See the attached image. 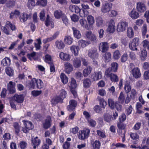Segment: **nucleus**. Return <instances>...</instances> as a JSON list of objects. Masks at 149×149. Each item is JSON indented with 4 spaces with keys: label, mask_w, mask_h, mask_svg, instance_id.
I'll use <instances>...</instances> for the list:
<instances>
[{
    "label": "nucleus",
    "mask_w": 149,
    "mask_h": 149,
    "mask_svg": "<svg viewBox=\"0 0 149 149\" xmlns=\"http://www.w3.org/2000/svg\"><path fill=\"white\" fill-rule=\"evenodd\" d=\"M71 79L70 85L69 86L70 89L74 97H76L77 96V93L76 91L77 87L76 81L73 78H71Z\"/></svg>",
    "instance_id": "f257e3e1"
},
{
    "label": "nucleus",
    "mask_w": 149,
    "mask_h": 149,
    "mask_svg": "<svg viewBox=\"0 0 149 149\" xmlns=\"http://www.w3.org/2000/svg\"><path fill=\"white\" fill-rule=\"evenodd\" d=\"M89 40L85 41L80 40L78 42L79 45L82 47H84L89 44L96 43L97 40V38H88Z\"/></svg>",
    "instance_id": "f03ea898"
},
{
    "label": "nucleus",
    "mask_w": 149,
    "mask_h": 149,
    "mask_svg": "<svg viewBox=\"0 0 149 149\" xmlns=\"http://www.w3.org/2000/svg\"><path fill=\"white\" fill-rule=\"evenodd\" d=\"M112 7V3L106 1L103 3L101 6V11L104 14L109 13Z\"/></svg>",
    "instance_id": "7ed1b4c3"
},
{
    "label": "nucleus",
    "mask_w": 149,
    "mask_h": 149,
    "mask_svg": "<svg viewBox=\"0 0 149 149\" xmlns=\"http://www.w3.org/2000/svg\"><path fill=\"white\" fill-rule=\"evenodd\" d=\"M22 122L24 125V127L22 129V131L24 133H27L29 131V130L33 129V125L31 122L24 120L22 121Z\"/></svg>",
    "instance_id": "20e7f679"
},
{
    "label": "nucleus",
    "mask_w": 149,
    "mask_h": 149,
    "mask_svg": "<svg viewBox=\"0 0 149 149\" xmlns=\"http://www.w3.org/2000/svg\"><path fill=\"white\" fill-rule=\"evenodd\" d=\"M90 132V130L88 128L80 130L78 135L79 139L81 140H84L88 138Z\"/></svg>",
    "instance_id": "39448f33"
},
{
    "label": "nucleus",
    "mask_w": 149,
    "mask_h": 149,
    "mask_svg": "<svg viewBox=\"0 0 149 149\" xmlns=\"http://www.w3.org/2000/svg\"><path fill=\"white\" fill-rule=\"evenodd\" d=\"M105 74L107 78H109L111 81L112 82H118L119 78L118 76L115 74L112 73L108 70H105Z\"/></svg>",
    "instance_id": "423d86ee"
},
{
    "label": "nucleus",
    "mask_w": 149,
    "mask_h": 149,
    "mask_svg": "<svg viewBox=\"0 0 149 149\" xmlns=\"http://www.w3.org/2000/svg\"><path fill=\"white\" fill-rule=\"evenodd\" d=\"M88 55L92 60L97 59L99 56L97 49L95 48H92L88 50Z\"/></svg>",
    "instance_id": "0eeeda50"
},
{
    "label": "nucleus",
    "mask_w": 149,
    "mask_h": 149,
    "mask_svg": "<svg viewBox=\"0 0 149 149\" xmlns=\"http://www.w3.org/2000/svg\"><path fill=\"white\" fill-rule=\"evenodd\" d=\"M10 27L12 31L15 30L16 28L15 26L12 24L10 22L8 21L6 22L5 26H3L1 28L3 31L7 35L10 34V33L7 30V28Z\"/></svg>",
    "instance_id": "6e6552de"
},
{
    "label": "nucleus",
    "mask_w": 149,
    "mask_h": 149,
    "mask_svg": "<svg viewBox=\"0 0 149 149\" xmlns=\"http://www.w3.org/2000/svg\"><path fill=\"white\" fill-rule=\"evenodd\" d=\"M128 26V23L125 21L119 22L116 26V30L118 32H122L126 30Z\"/></svg>",
    "instance_id": "1a4fd4ad"
},
{
    "label": "nucleus",
    "mask_w": 149,
    "mask_h": 149,
    "mask_svg": "<svg viewBox=\"0 0 149 149\" xmlns=\"http://www.w3.org/2000/svg\"><path fill=\"white\" fill-rule=\"evenodd\" d=\"M139 39L138 38H134L129 44L130 49L133 51L137 50V46L139 45Z\"/></svg>",
    "instance_id": "9d476101"
},
{
    "label": "nucleus",
    "mask_w": 149,
    "mask_h": 149,
    "mask_svg": "<svg viewBox=\"0 0 149 149\" xmlns=\"http://www.w3.org/2000/svg\"><path fill=\"white\" fill-rule=\"evenodd\" d=\"M69 105L67 107L68 111L71 112L74 111L77 104V102L74 100H71L69 102Z\"/></svg>",
    "instance_id": "9b49d317"
},
{
    "label": "nucleus",
    "mask_w": 149,
    "mask_h": 149,
    "mask_svg": "<svg viewBox=\"0 0 149 149\" xmlns=\"http://www.w3.org/2000/svg\"><path fill=\"white\" fill-rule=\"evenodd\" d=\"M102 73L101 71L95 72L91 75V78L92 81L98 80L102 78Z\"/></svg>",
    "instance_id": "f8f14e48"
},
{
    "label": "nucleus",
    "mask_w": 149,
    "mask_h": 149,
    "mask_svg": "<svg viewBox=\"0 0 149 149\" xmlns=\"http://www.w3.org/2000/svg\"><path fill=\"white\" fill-rule=\"evenodd\" d=\"M136 9L139 12L143 13L146 10V6L143 2H139L136 3Z\"/></svg>",
    "instance_id": "ddd939ff"
},
{
    "label": "nucleus",
    "mask_w": 149,
    "mask_h": 149,
    "mask_svg": "<svg viewBox=\"0 0 149 149\" xmlns=\"http://www.w3.org/2000/svg\"><path fill=\"white\" fill-rule=\"evenodd\" d=\"M24 97L23 94H15L13 97V99L17 102L19 103H22L24 100Z\"/></svg>",
    "instance_id": "4468645a"
},
{
    "label": "nucleus",
    "mask_w": 149,
    "mask_h": 149,
    "mask_svg": "<svg viewBox=\"0 0 149 149\" xmlns=\"http://www.w3.org/2000/svg\"><path fill=\"white\" fill-rule=\"evenodd\" d=\"M118 67V64L116 62H113L111 64V67L106 69L110 72H117Z\"/></svg>",
    "instance_id": "2eb2a0df"
},
{
    "label": "nucleus",
    "mask_w": 149,
    "mask_h": 149,
    "mask_svg": "<svg viewBox=\"0 0 149 149\" xmlns=\"http://www.w3.org/2000/svg\"><path fill=\"white\" fill-rule=\"evenodd\" d=\"M132 73L134 77L136 79L140 77L141 73L140 69L138 67L134 68L132 70Z\"/></svg>",
    "instance_id": "dca6fc26"
},
{
    "label": "nucleus",
    "mask_w": 149,
    "mask_h": 149,
    "mask_svg": "<svg viewBox=\"0 0 149 149\" xmlns=\"http://www.w3.org/2000/svg\"><path fill=\"white\" fill-rule=\"evenodd\" d=\"M15 83L12 81H10L8 85V90L10 94H13L15 93Z\"/></svg>",
    "instance_id": "f3484780"
},
{
    "label": "nucleus",
    "mask_w": 149,
    "mask_h": 149,
    "mask_svg": "<svg viewBox=\"0 0 149 149\" xmlns=\"http://www.w3.org/2000/svg\"><path fill=\"white\" fill-rule=\"evenodd\" d=\"M52 119L49 116H47L46 119L45 120V123L43 124V127L45 129H47L49 128L51 126V122Z\"/></svg>",
    "instance_id": "a211bd4d"
},
{
    "label": "nucleus",
    "mask_w": 149,
    "mask_h": 149,
    "mask_svg": "<svg viewBox=\"0 0 149 149\" xmlns=\"http://www.w3.org/2000/svg\"><path fill=\"white\" fill-rule=\"evenodd\" d=\"M65 71L67 74H70L73 70L72 65L70 63L67 62L65 63Z\"/></svg>",
    "instance_id": "6ab92c4d"
},
{
    "label": "nucleus",
    "mask_w": 149,
    "mask_h": 149,
    "mask_svg": "<svg viewBox=\"0 0 149 149\" xmlns=\"http://www.w3.org/2000/svg\"><path fill=\"white\" fill-rule=\"evenodd\" d=\"M59 56L61 59L65 61H68L70 58L69 54L62 52L60 53Z\"/></svg>",
    "instance_id": "aec40b11"
},
{
    "label": "nucleus",
    "mask_w": 149,
    "mask_h": 149,
    "mask_svg": "<svg viewBox=\"0 0 149 149\" xmlns=\"http://www.w3.org/2000/svg\"><path fill=\"white\" fill-rule=\"evenodd\" d=\"M100 49H102V52H105L108 50L109 47L107 42H104L100 43L99 46Z\"/></svg>",
    "instance_id": "412c9836"
},
{
    "label": "nucleus",
    "mask_w": 149,
    "mask_h": 149,
    "mask_svg": "<svg viewBox=\"0 0 149 149\" xmlns=\"http://www.w3.org/2000/svg\"><path fill=\"white\" fill-rule=\"evenodd\" d=\"M31 141L32 145L33 146V148L34 149H36V147H38L40 143V140L37 136L34 138L33 139L32 138Z\"/></svg>",
    "instance_id": "4be33fe9"
},
{
    "label": "nucleus",
    "mask_w": 149,
    "mask_h": 149,
    "mask_svg": "<svg viewBox=\"0 0 149 149\" xmlns=\"http://www.w3.org/2000/svg\"><path fill=\"white\" fill-rule=\"evenodd\" d=\"M63 99L59 96H56L54 99H52L51 100V104L56 105L58 103H62L63 102Z\"/></svg>",
    "instance_id": "5701e85b"
},
{
    "label": "nucleus",
    "mask_w": 149,
    "mask_h": 149,
    "mask_svg": "<svg viewBox=\"0 0 149 149\" xmlns=\"http://www.w3.org/2000/svg\"><path fill=\"white\" fill-rule=\"evenodd\" d=\"M63 99L59 96H56L54 99H52L51 100V104L56 105L58 103H62L63 102Z\"/></svg>",
    "instance_id": "b1692460"
},
{
    "label": "nucleus",
    "mask_w": 149,
    "mask_h": 149,
    "mask_svg": "<svg viewBox=\"0 0 149 149\" xmlns=\"http://www.w3.org/2000/svg\"><path fill=\"white\" fill-rule=\"evenodd\" d=\"M63 99L59 96H56L54 99H52L51 100V104L56 105L58 103H62L63 102Z\"/></svg>",
    "instance_id": "393cba45"
},
{
    "label": "nucleus",
    "mask_w": 149,
    "mask_h": 149,
    "mask_svg": "<svg viewBox=\"0 0 149 149\" xmlns=\"http://www.w3.org/2000/svg\"><path fill=\"white\" fill-rule=\"evenodd\" d=\"M63 99L59 96H56L54 99H52L51 100V104L56 105L58 103H62L63 102Z\"/></svg>",
    "instance_id": "a878e982"
},
{
    "label": "nucleus",
    "mask_w": 149,
    "mask_h": 149,
    "mask_svg": "<svg viewBox=\"0 0 149 149\" xmlns=\"http://www.w3.org/2000/svg\"><path fill=\"white\" fill-rule=\"evenodd\" d=\"M73 64L75 68H78L81 65V60L79 58L75 57L73 61Z\"/></svg>",
    "instance_id": "bb28decb"
},
{
    "label": "nucleus",
    "mask_w": 149,
    "mask_h": 149,
    "mask_svg": "<svg viewBox=\"0 0 149 149\" xmlns=\"http://www.w3.org/2000/svg\"><path fill=\"white\" fill-rule=\"evenodd\" d=\"M96 25L98 27H102L104 25L103 19L100 16L97 17L95 18Z\"/></svg>",
    "instance_id": "cd10ccee"
},
{
    "label": "nucleus",
    "mask_w": 149,
    "mask_h": 149,
    "mask_svg": "<svg viewBox=\"0 0 149 149\" xmlns=\"http://www.w3.org/2000/svg\"><path fill=\"white\" fill-rule=\"evenodd\" d=\"M45 24L47 26H50V27L51 28H53L54 27L53 22L49 15H47L46 20L45 22Z\"/></svg>",
    "instance_id": "c85d7f7f"
},
{
    "label": "nucleus",
    "mask_w": 149,
    "mask_h": 149,
    "mask_svg": "<svg viewBox=\"0 0 149 149\" xmlns=\"http://www.w3.org/2000/svg\"><path fill=\"white\" fill-rule=\"evenodd\" d=\"M129 16L132 19H137L139 16V13L134 8L130 13Z\"/></svg>",
    "instance_id": "c756f323"
},
{
    "label": "nucleus",
    "mask_w": 149,
    "mask_h": 149,
    "mask_svg": "<svg viewBox=\"0 0 149 149\" xmlns=\"http://www.w3.org/2000/svg\"><path fill=\"white\" fill-rule=\"evenodd\" d=\"M91 84V82L90 79L87 78L83 80V85L84 88H88L90 87Z\"/></svg>",
    "instance_id": "7c9ffc66"
},
{
    "label": "nucleus",
    "mask_w": 149,
    "mask_h": 149,
    "mask_svg": "<svg viewBox=\"0 0 149 149\" xmlns=\"http://www.w3.org/2000/svg\"><path fill=\"white\" fill-rule=\"evenodd\" d=\"M37 79L35 78H33L31 79L29 82L28 84V86H29L30 88H36Z\"/></svg>",
    "instance_id": "2f4dec72"
},
{
    "label": "nucleus",
    "mask_w": 149,
    "mask_h": 149,
    "mask_svg": "<svg viewBox=\"0 0 149 149\" xmlns=\"http://www.w3.org/2000/svg\"><path fill=\"white\" fill-rule=\"evenodd\" d=\"M11 60L9 58L6 57L3 58L1 61V65L3 66L8 67L10 64Z\"/></svg>",
    "instance_id": "473e14b6"
},
{
    "label": "nucleus",
    "mask_w": 149,
    "mask_h": 149,
    "mask_svg": "<svg viewBox=\"0 0 149 149\" xmlns=\"http://www.w3.org/2000/svg\"><path fill=\"white\" fill-rule=\"evenodd\" d=\"M70 50L75 56H78L79 51V47L78 46H72L70 47Z\"/></svg>",
    "instance_id": "72a5a7b5"
},
{
    "label": "nucleus",
    "mask_w": 149,
    "mask_h": 149,
    "mask_svg": "<svg viewBox=\"0 0 149 149\" xmlns=\"http://www.w3.org/2000/svg\"><path fill=\"white\" fill-rule=\"evenodd\" d=\"M30 15L26 13H23L21 14L19 19L22 22H24L27 21Z\"/></svg>",
    "instance_id": "f704fd0d"
},
{
    "label": "nucleus",
    "mask_w": 149,
    "mask_h": 149,
    "mask_svg": "<svg viewBox=\"0 0 149 149\" xmlns=\"http://www.w3.org/2000/svg\"><path fill=\"white\" fill-rule=\"evenodd\" d=\"M60 77L61 81L64 84H65L68 83V78L65 74L62 73L60 75Z\"/></svg>",
    "instance_id": "c9c22d12"
},
{
    "label": "nucleus",
    "mask_w": 149,
    "mask_h": 149,
    "mask_svg": "<svg viewBox=\"0 0 149 149\" xmlns=\"http://www.w3.org/2000/svg\"><path fill=\"white\" fill-rule=\"evenodd\" d=\"M92 68L90 66H88L87 68L83 71V74L84 77H86L91 72Z\"/></svg>",
    "instance_id": "e433bc0d"
},
{
    "label": "nucleus",
    "mask_w": 149,
    "mask_h": 149,
    "mask_svg": "<svg viewBox=\"0 0 149 149\" xmlns=\"http://www.w3.org/2000/svg\"><path fill=\"white\" fill-rule=\"evenodd\" d=\"M36 82V88L41 89L44 86V83L42 80L40 79H37Z\"/></svg>",
    "instance_id": "4c0bfd02"
},
{
    "label": "nucleus",
    "mask_w": 149,
    "mask_h": 149,
    "mask_svg": "<svg viewBox=\"0 0 149 149\" xmlns=\"http://www.w3.org/2000/svg\"><path fill=\"white\" fill-rule=\"evenodd\" d=\"M88 23L89 25H92L95 23L94 17L91 15H88L87 17Z\"/></svg>",
    "instance_id": "58836bf2"
},
{
    "label": "nucleus",
    "mask_w": 149,
    "mask_h": 149,
    "mask_svg": "<svg viewBox=\"0 0 149 149\" xmlns=\"http://www.w3.org/2000/svg\"><path fill=\"white\" fill-rule=\"evenodd\" d=\"M103 56L105 62H109L111 60V54L109 52H106Z\"/></svg>",
    "instance_id": "ea45409f"
},
{
    "label": "nucleus",
    "mask_w": 149,
    "mask_h": 149,
    "mask_svg": "<svg viewBox=\"0 0 149 149\" xmlns=\"http://www.w3.org/2000/svg\"><path fill=\"white\" fill-rule=\"evenodd\" d=\"M56 47L59 49H61L64 48L65 47V44L63 42L60 40L56 41L55 42Z\"/></svg>",
    "instance_id": "a19ab883"
},
{
    "label": "nucleus",
    "mask_w": 149,
    "mask_h": 149,
    "mask_svg": "<svg viewBox=\"0 0 149 149\" xmlns=\"http://www.w3.org/2000/svg\"><path fill=\"white\" fill-rule=\"evenodd\" d=\"M5 72L10 77L12 76L13 75L14 70L10 67H7L5 69Z\"/></svg>",
    "instance_id": "79ce46f5"
},
{
    "label": "nucleus",
    "mask_w": 149,
    "mask_h": 149,
    "mask_svg": "<svg viewBox=\"0 0 149 149\" xmlns=\"http://www.w3.org/2000/svg\"><path fill=\"white\" fill-rule=\"evenodd\" d=\"M147 52L146 49H143L141 51L140 57L141 60L144 61L146 60L147 57Z\"/></svg>",
    "instance_id": "37998d69"
},
{
    "label": "nucleus",
    "mask_w": 149,
    "mask_h": 149,
    "mask_svg": "<svg viewBox=\"0 0 149 149\" xmlns=\"http://www.w3.org/2000/svg\"><path fill=\"white\" fill-rule=\"evenodd\" d=\"M114 146H115L117 148H124L127 147V146L125 144L119 142L116 143H113L111 146L112 148Z\"/></svg>",
    "instance_id": "c03bdc74"
},
{
    "label": "nucleus",
    "mask_w": 149,
    "mask_h": 149,
    "mask_svg": "<svg viewBox=\"0 0 149 149\" xmlns=\"http://www.w3.org/2000/svg\"><path fill=\"white\" fill-rule=\"evenodd\" d=\"M127 34L129 37H132L134 36V32L132 27H130L127 29Z\"/></svg>",
    "instance_id": "a18cd8bd"
},
{
    "label": "nucleus",
    "mask_w": 149,
    "mask_h": 149,
    "mask_svg": "<svg viewBox=\"0 0 149 149\" xmlns=\"http://www.w3.org/2000/svg\"><path fill=\"white\" fill-rule=\"evenodd\" d=\"M13 127L15 129V134L18 135L20 132V128L19 124L17 122H15L14 123L13 125Z\"/></svg>",
    "instance_id": "49530a36"
},
{
    "label": "nucleus",
    "mask_w": 149,
    "mask_h": 149,
    "mask_svg": "<svg viewBox=\"0 0 149 149\" xmlns=\"http://www.w3.org/2000/svg\"><path fill=\"white\" fill-rule=\"evenodd\" d=\"M64 14H63L61 11L59 10L55 11L54 13V17L57 19L60 18L61 16L62 17V15Z\"/></svg>",
    "instance_id": "de8ad7c7"
},
{
    "label": "nucleus",
    "mask_w": 149,
    "mask_h": 149,
    "mask_svg": "<svg viewBox=\"0 0 149 149\" xmlns=\"http://www.w3.org/2000/svg\"><path fill=\"white\" fill-rule=\"evenodd\" d=\"M79 22L82 26L86 28V29H88V25L87 24L86 20L85 19H81L80 20Z\"/></svg>",
    "instance_id": "09e8293b"
},
{
    "label": "nucleus",
    "mask_w": 149,
    "mask_h": 149,
    "mask_svg": "<svg viewBox=\"0 0 149 149\" xmlns=\"http://www.w3.org/2000/svg\"><path fill=\"white\" fill-rule=\"evenodd\" d=\"M59 96L63 100L66 97L67 95V92L64 89H62L59 91Z\"/></svg>",
    "instance_id": "8fccbe9b"
},
{
    "label": "nucleus",
    "mask_w": 149,
    "mask_h": 149,
    "mask_svg": "<svg viewBox=\"0 0 149 149\" xmlns=\"http://www.w3.org/2000/svg\"><path fill=\"white\" fill-rule=\"evenodd\" d=\"M20 13L17 10H15L13 12H12L10 14V18H13L14 17H18Z\"/></svg>",
    "instance_id": "3c124183"
},
{
    "label": "nucleus",
    "mask_w": 149,
    "mask_h": 149,
    "mask_svg": "<svg viewBox=\"0 0 149 149\" xmlns=\"http://www.w3.org/2000/svg\"><path fill=\"white\" fill-rule=\"evenodd\" d=\"M101 143L98 140H95L93 144L94 149H100L101 146Z\"/></svg>",
    "instance_id": "603ef678"
},
{
    "label": "nucleus",
    "mask_w": 149,
    "mask_h": 149,
    "mask_svg": "<svg viewBox=\"0 0 149 149\" xmlns=\"http://www.w3.org/2000/svg\"><path fill=\"white\" fill-rule=\"evenodd\" d=\"M146 137H144L142 141V143L141 145V146L139 147L140 149H149L148 146L147 145H145L146 142Z\"/></svg>",
    "instance_id": "864d4df0"
},
{
    "label": "nucleus",
    "mask_w": 149,
    "mask_h": 149,
    "mask_svg": "<svg viewBox=\"0 0 149 149\" xmlns=\"http://www.w3.org/2000/svg\"><path fill=\"white\" fill-rule=\"evenodd\" d=\"M104 120L107 122H110L112 120V117L108 114H105L104 116Z\"/></svg>",
    "instance_id": "5fc2aeb1"
},
{
    "label": "nucleus",
    "mask_w": 149,
    "mask_h": 149,
    "mask_svg": "<svg viewBox=\"0 0 149 149\" xmlns=\"http://www.w3.org/2000/svg\"><path fill=\"white\" fill-rule=\"evenodd\" d=\"M72 29L73 32L74 36L75 37H79L81 36L80 32L76 28L72 27Z\"/></svg>",
    "instance_id": "6e6d98bb"
},
{
    "label": "nucleus",
    "mask_w": 149,
    "mask_h": 149,
    "mask_svg": "<svg viewBox=\"0 0 149 149\" xmlns=\"http://www.w3.org/2000/svg\"><path fill=\"white\" fill-rule=\"evenodd\" d=\"M35 3L34 0H28L27 6L29 8L31 9L35 6Z\"/></svg>",
    "instance_id": "4d7b16f0"
},
{
    "label": "nucleus",
    "mask_w": 149,
    "mask_h": 149,
    "mask_svg": "<svg viewBox=\"0 0 149 149\" xmlns=\"http://www.w3.org/2000/svg\"><path fill=\"white\" fill-rule=\"evenodd\" d=\"M108 103L111 109H113L115 108V104L116 103H114L113 100L111 99H109Z\"/></svg>",
    "instance_id": "13d9d810"
},
{
    "label": "nucleus",
    "mask_w": 149,
    "mask_h": 149,
    "mask_svg": "<svg viewBox=\"0 0 149 149\" xmlns=\"http://www.w3.org/2000/svg\"><path fill=\"white\" fill-rule=\"evenodd\" d=\"M42 93L41 90H34L31 92V95L34 97H37L40 95Z\"/></svg>",
    "instance_id": "bf43d9fd"
},
{
    "label": "nucleus",
    "mask_w": 149,
    "mask_h": 149,
    "mask_svg": "<svg viewBox=\"0 0 149 149\" xmlns=\"http://www.w3.org/2000/svg\"><path fill=\"white\" fill-rule=\"evenodd\" d=\"M118 100L119 102L121 104L124 103L125 101V97L124 95L123 92H120Z\"/></svg>",
    "instance_id": "052dcab7"
},
{
    "label": "nucleus",
    "mask_w": 149,
    "mask_h": 149,
    "mask_svg": "<svg viewBox=\"0 0 149 149\" xmlns=\"http://www.w3.org/2000/svg\"><path fill=\"white\" fill-rule=\"evenodd\" d=\"M120 54L119 50H116L115 51L113 54V57L114 59H118L120 57Z\"/></svg>",
    "instance_id": "680f3d73"
},
{
    "label": "nucleus",
    "mask_w": 149,
    "mask_h": 149,
    "mask_svg": "<svg viewBox=\"0 0 149 149\" xmlns=\"http://www.w3.org/2000/svg\"><path fill=\"white\" fill-rule=\"evenodd\" d=\"M147 31V26L146 24H144L143 26L142 29V35L144 37L146 36V37H148V35H146Z\"/></svg>",
    "instance_id": "e2e57ef3"
},
{
    "label": "nucleus",
    "mask_w": 149,
    "mask_h": 149,
    "mask_svg": "<svg viewBox=\"0 0 149 149\" xmlns=\"http://www.w3.org/2000/svg\"><path fill=\"white\" fill-rule=\"evenodd\" d=\"M62 19L63 23L66 25H68L69 24V20L65 14L62 15Z\"/></svg>",
    "instance_id": "0e129e2a"
},
{
    "label": "nucleus",
    "mask_w": 149,
    "mask_h": 149,
    "mask_svg": "<svg viewBox=\"0 0 149 149\" xmlns=\"http://www.w3.org/2000/svg\"><path fill=\"white\" fill-rule=\"evenodd\" d=\"M128 56L127 53H125L121 56L120 61L121 62L124 63L128 59Z\"/></svg>",
    "instance_id": "69168bd1"
},
{
    "label": "nucleus",
    "mask_w": 149,
    "mask_h": 149,
    "mask_svg": "<svg viewBox=\"0 0 149 149\" xmlns=\"http://www.w3.org/2000/svg\"><path fill=\"white\" fill-rule=\"evenodd\" d=\"M141 126V123L140 122H137L136 123L133 127V128L134 130L138 131L140 129Z\"/></svg>",
    "instance_id": "338daca9"
},
{
    "label": "nucleus",
    "mask_w": 149,
    "mask_h": 149,
    "mask_svg": "<svg viewBox=\"0 0 149 149\" xmlns=\"http://www.w3.org/2000/svg\"><path fill=\"white\" fill-rule=\"evenodd\" d=\"M126 116L125 114L124 113H122L120 116H119V122H123L126 120Z\"/></svg>",
    "instance_id": "774afa93"
}]
</instances>
